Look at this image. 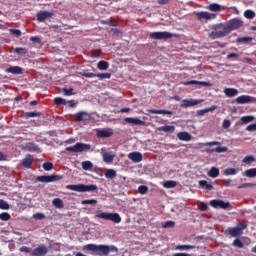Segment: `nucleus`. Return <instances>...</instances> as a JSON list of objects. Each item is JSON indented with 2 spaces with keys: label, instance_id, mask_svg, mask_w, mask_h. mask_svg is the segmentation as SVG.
Here are the masks:
<instances>
[{
  "label": "nucleus",
  "instance_id": "60",
  "mask_svg": "<svg viewBox=\"0 0 256 256\" xmlns=\"http://www.w3.org/2000/svg\"><path fill=\"white\" fill-rule=\"evenodd\" d=\"M10 34H12V35H14V36L19 38V37H21L22 32L20 30H18V29H10Z\"/></svg>",
  "mask_w": 256,
  "mask_h": 256
},
{
  "label": "nucleus",
  "instance_id": "28",
  "mask_svg": "<svg viewBox=\"0 0 256 256\" xmlns=\"http://www.w3.org/2000/svg\"><path fill=\"white\" fill-rule=\"evenodd\" d=\"M224 93L226 97H236L238 95L239 91L236 88H225Z\"/></svg>",
  "mask_w": 256,
  "mask_h": 256
},
{
  "label": "nucleus",
  "instance_id": "6",
  "mask_svg": "<svg viewBox=\"0 0 256 256\" xmlns=\"http://www.w3.org/2000/svg\"><path fill=\"white\" fill-rule=\"evenodd\" d=\"M209 205L214 209L233 210V206L230 202H225L220 199L210 200Z\"/></svg>",
  "mask_w": 256,
  "mask_h": 256
},
{
  "label": "nucleus",
  "instance_id": "40",
  "mask_svg": "<svg viewBox=\"0 0 256 256\" xmlns=\"http://www.w3.org/2000/svg\"><path fill=\"white\" fill-rule=\"evenodd\" d=\"M217 106H212L210 108H205L197 111V115H206V113H210V111H215Z\"/></svg>",
  "mask_w": 256,
  "mask_h": 256
},
{
  "label": "nucleus",
  "instance_id": "54",
  "mask_svg": "<svg viewBox=\"0 0 256 256\" xmlns=\"http://www.w3.org/2000/svg\"><path fill=\"white\" fill-rule=\"evenodd\" d=\"M98 201L96 199L82 200L81 205H96Z\"/></svg>",
  "mask_w": 256,
  "mask_h": 256
},
{
  "label": "nucleus",
  "instance_id": "58",
  "mask_svg": "<svg viewBox=\"0 0 256 256\" xmlns=\"http://www.w3.org/2000/svg\"><path fill=\"white\" fill-rule=\"evenodd\" d=\"M79 74L86 78L96 77V73H92V72H79Z\"/></svg>",
  "mask_w": 256,
  "mask_h": 256
},
{
  "label": "nucleus",
  "instance_id": "52",
  "mask_svg": "<svg viewBox=\"0 0 256 256\" xmlns=\"http://www.w3.org/2000/svg\"><path fill=\"white\" fill-rule=\"evenodd\" d=\"M10 205L7 201L0 199V210H9Z\"/></svg>",
  "mask_w": 256,
  "mask_h": 256
},
{
  "label": "nucleus",
  "instance_id": "10",
  "mask_svg": "<svg viewBox=\"0 0 256 256\" xmlns=\"http://www.w3.org/2000/svg\"><path fill=\"white\" fill-rule=\"evenodd\" d=\"M230 33L233 30H237L243 26V21L239 18H234L227 23Z\"/></svg>",
  "mask_w": 256,
  "mask_h": 256
},
{
  "label": "nucleus",
  "instance_id": "34",
  "mask_svg": "<svg viewBox=\"0 0 256 256\" xmlns=\"http://www.w3.org/2000/svg\"><path fill=\"white\" fill-rule=\"evenodd\" d=\"M117 177V172L113 169H108L105 173V178L106 179H115Z\"/></svg>",
  "mask_w": 256,
  "mask_h": 256
},
{
  "label": "nucleus",
  "instance_id": "33",
  "mask_svg": "<svg viewBox=\"0 0 256 256\" xmlns=\"http://www.w3.org/2000/svg\"><path fill=\"white\" fill-rule=\"evenodd\" d=\"M239 170L236 168H226L224 170L225 176H236L238 174Z\"/></svg>",
  "mask_w": 256,
  "mask_h": 256
},
{
  "label": "nucleus",
  "instance_id": "7",
  "mask_svg": "<svg viewBox=\"0 0 256 256\" xmlns=\"http://www.w3.org/2000/svg\"><path fill=\"white\" fill-rule=\"evenodd\" d=\"M91 145L90 144H84L81 142H77L73 146H68L65 148L66 151L69 153H83V151H90Z\"/></svg>",
  "mask_w": 256,
  "mask_h": 256
},
{
  "label": "nucleus",
  "instance_id": "55",
  "mask_svg": "<svg viewBox=\"0 0 256 256\" xmlns=\"http://www.w3.org/2000/svg\"><path fill=\"white\" fill-rule=\"evenodd\" d=\"M256 187L255 183H243L238 185V189H246V188H253Z\"/></svg>",
  "mask_w": 256,
  "mask_h": 256
},
{
  "label": "nucleus",
  "instance_id": "1",
  "mask_svg": "<svg viewBox=\"0 0 256 256\" xmlns=\"http://www.w3.org/2000/svg\"><path fill=\"white\" fill-rule=\"evenodd\" d=\"M83 251L92 252V256H108L110 253H118L119 249L115 245H97V244H86L82 247Z\"/></svg>",
  "mask_w": 256,
  "mask_h": 256
},
{
  "label": "nucleus",
  "instance_id": "49",
  "mask_svg": "<svg viewBox=\"0 0 256 256\" xmlns=\"http://www.w3.org/2000/svg\"><path fill=\"white\" fill-rule=\"evenodd\" d=\"M208 9L213 12L221 11V6L217 3H212L208 6Z\"/></svg>",
  "mask_w": 256,
  "mask_h": 256
},
{
  "label": "nucleus",
  "instance_id": "41",
  "mask_svg": "<svg viewBox=\"0 0 256 256\" xmlns=\"http://www.w3.org/2000/svg\"><path fill=\"white\" fill-rule=\"evenodd\" d=\"M97 68L100 70H107L109 68V63L107 61H99L97 63Z\"/></svg>",
  "mask_w": 256,
  "mask_h": 256
},
{
  "label": "nucleus",
  "instance_id": "64",
  "mask_svg": "<svg viewBox=\"0 0 256 256\" xmlns=\"http://www.w3.org/2000/svg\"><path fill=\"white\" fill-rule=\"evenodd\" d=\"M30 41H32L34 43H41V38L38 36H32V37H30Z\"/></svg>",
  "mask_w": 256,
  "mask_h": 256
},
{
  "label": "nucleus",
  "instance_id": "47",
  "mask_svg": "<svg viewBox=\"0 0 256 256\" xmlns=\"http://www.w3.org/2000/svg\"><path fill=\"white\" fill-rule=\"evenodd\" d=\"M53 167H54V165L51 162H45L42 165L43 170L46 171V172L52 171Z\"/></svg>",
  "mask_w": 256,
  "mask_h": 256
},
{
  "label": "nucleus",
  "instance_id": "24",
  "mask_svg": "<svg viewBox=\"0 0 256 256\" xmlns=\"http://www.w3.org/2000/svg\"><path fill=\"white\" fill-rule=\"evenodd\" d=\"M206 151H207V153H218V154L227 153L228 147L219 146V147L212 148V149H206Z\"/></svg>",
  "mask_w": 256,
  "mask_h": 256
},
{
  "label": "nucleus",
  "instance_id": "16",
  "mask_svg": "<svg viewBox=\"0 0 256 256\" xmlns=\"http://www.w3.org/2000/svg\"><path fill=\"white\" fill-rule=\"evenodd\" d=\"M54 14L48 11H40L36 14V18L39 22H44L45 20L51 18Z\"/></svg>",
  "mask_w": 256,
  "mask_h": 256
},
{
  "label": "nucleus",
  "instance_id": "8",
  "mask_svg": "<svg viewBox=\"0 0 256 256\" xmlns=\"http://www.w3.org/2000/svg\"><path fill=\"white\" fill-rule=\"evenodd\" d=\"M149 37L155 40H163L172 38L173 34L170 32H153L150 33Z\"/></svg>",
  "mask_w": 256,
  "mask_h": 256
},
{
  "label": "nucleus",
  "instance_id": "39",
  "mask_svg": "<svg viewBox=\"0 0 256 256\" xmlns=\"http://www.w3.org/2000/svg\"><path fill=\"white\" fill-rule=\"evenodd\" d=\"M195 248H196L195 245H177L176 246V250H180V251L193 250Z\"/></svg>",
  "mask_w": 256,
  "mask_h": 256
},
{
  "label": "nucleus",
  "instance_id": "20",
  "mask_svg": "<svg viewBox=\"0 0 256 256\" xmlns=\"http://www.w3.org/2000/svg\"><path fill=\"white\" fill-rule=\"evenodd\" d=\"M184 85H201V87H212V83L210 82L197 81V80L184 82Z\"/></svg>",
  "mask_w": 256,
  "mask_h": 256
},
{
  "label": "nucleus",
  "instance_id": "37",
  "mask_svg": "<svg viewBox=\"0 0 256 256\" xmlns=\"http://www.w3.org/2000/svg\"><path fill=\"white\" fill-rule=\"evenodd\" d=\"M235 228L238 229L239 232H241V234L243 235V231L248 228V224L246 221H241L237 224Z\"/></svg>",
  "mask_w": 256,
  "mask_h": 256
},
{
  "label": "nucleus",
  "instance_id": "27",
  "mask_svg": "<svg viewBox=\"0 0 256 256\" xmlns=\"http://www.w3.org/2000/svg\"><path fill=\"white\" fill-rule=\"evenodd\" d=\"M102 159H103V162L106 163V164H111L113 163L114 159H115V155H112L108 152H104L102 154Z\"/></svg>",
  "mask_w": 256,
  "mask_h": 256
},
{
  "label": "nucleus",
  "instance_id": "3",
  "mask_svg": "<svg viewBox=\"0 0 256 256\" xmlns=\"http://www.w3.org/2000/svg\"><path fill=\"white\" fill-rule=\"evenodd\" d=\"M66 190L74 191L77 193H87V192H98V186L95 184L85 185V184H77V185H66Z\"/></svg>",
  "mask_w": 256,
  "mask_h": 256
},
{
  "label": "nucleus",
  "instance_id": "59",
  "mask_svg": "<svg viewBox=\"0 0 256 256\" xmlns=\"http://www.w3.org/2000/svg\"><path fill=\"white\" fill-rule=\"evenodd\" d=\"M254 161H255V157L254 156H246L243 159V163H245V164H251Z\"/></svg>",
  "mask_w": 256,
  "mask_h": 256
},
{
  "label": "nucleus",
  "instance_id": "13",
  "mask_svg": "<svg viewBox=\"0 0 256 256\" xmlns=\"http://www.w3.org/2000/svg\"><path fill=\"white\" fill-rule=\"evenodd\" d=\"M128 159L133 163L138 164L143 161V155L140 152H131L128 154Z\"/></svg>",
  "mask_w": 256,
  "mask_h": 256
},
{
  "label": "nucleus",
  "instance_id": "19",
  "mask_svg": "<svg viewBox=\"0 0 256 256\" xmlns=\"http://www.w3.org/2000/svg\"><path fill=\"white\" fill-rule=\"evenodd\" d=\"M34 162V158L32 155H27L25 159L22 160V167L26 169H31Z\"/></svg>",
  "mask_w": 256,
  "mask_h": 256
},
{
  "label": "nucleus",
  "instance_id": "35",
  "mask_svg": "<svg viewBox=\"0 0 256 256\" xmlns=\"http://www.w3.org/2000/svg\"><path fill=\"white\" fill-rule=\"evenodd\" d=\"M163 187L165 189H174L177 187V182L173 181V180H168V181L164 182Z\"/></svg>",
  "mask_w": 256,
  "mask_h": 256
},
{
  "label": "nucleus",
  "instance_id": "53",
  "mask_svg": "<svg viewBox=\"0 0 256 256\" xmlns=\"http://www.w3.org/2000/svg\"><path fill=\"white\" fill-rule=\"evenodd\" d=\"M54 105H67V100L60 97H56L54 98Z\"/></svg>",
  "mask_w": 256,
  "mask_h": 256
},
{
  "label": "nucleus",
  "instance_id": "36",
  "mask_svg": "<svg viewBox=\"0 0 256 256\" xmlns=\"http://www.w3.org/2000/svg\"><path fill=\"white\" fill-rule=\"evenodd\" d=\"M81 166L84 171H90L93 169V163L91 161H83Z\"/></svg>",
  "mask_w": 256,
  "mask_h": 256
},
{
  "label": "nucleus",
  "instance_id": "62",
  "mask_svg": "<svg viewBox=\"0 0 256 256\" xmlns=\"http://www.w3.org/2000/svg\"><path fill=\"white\" fill-rule=\"evenodd\" d=\"M100 55H101V50H93V51L91 52V57H92V58H99Z\"/></svg>",
  "mask_w": 256,
  "mask_h": 256
},
{
  "label": "nucleus",
  "instance_id": "14",
  "mask_svg": "<svg viewBox=\"0 0 256 256\" xmlns=\"http://www.w3.org/2000/svg\"><path fill=\"white\" fill-rule=\"evenodd\" d=\"M113 135V130L112 129H102V130H97L96 131V136L99 139H107L109 137H112Z\"/></svg>",
  "mask_w": 256,
  "mask_h": 256
},
{
  "label": "nucleus",
  "instance_id": "43",
  "mask_svg": "<svg viewBox=\"0 0 256 256\" xmlns=\"http://www.w3.org/2000/svg\"><path fill=\"white\" fill-rule=\"evenodd\" d=\"M14 53L23 56L26 55L28 53V49L24 48V47H17L16 49H14Z\"/></svg>",
  "mask_w": 256,
  "mask_h": 256
},
{
  "label": "nucleus",
  "instance_id": "26",
  "mask_svg": "<svg viewBox=\"0 0 256 256\" xmlns=\"http://www.w3.org/2000/svg\"><path fill=\"white\" fill-rule=\"evenodd\" d=\"M26 150L34 153H41L39 146L34 142H28V144H26Z\"/></svg>",
  "mask_w": 256,
  "mask_h": 256
},
{
  "label": "nucleus",
  "instance_id": "56",
  "mask_svg": "<svg viewBox=\"0 0 256 256\" xmlns=\"http://www.w3.org/2000/svg\"><path fill=\"white\" fill-rule=\"evenodd\" d=\"M112 76L111 73H99V74H96L95 77H98L100 80L102 79H110Z\"/></svg>",
  "mask_w": 256,
  "mask_h": 256
},
{
  "label": "nucleus",
  "instance_id": "61",
  "mask_svg": "<svg viewBox=\"0 0 256 256\" xmlns=\"http://www.w3.org/2000/svg\"><path fill=\"white\" fill-rule=\"evenodd\" d=\"M33 218H34L35 220L41 221V220H44V219H45V215H44L43 213H35L34 216H33Z\"/></svg>",
  "mask_w": 256,
  "mask_h": 256
},
{
  "label": "nucleus",
  "instance_id": "23",
  "mask_svg": "<svg viewBox=\"0 0 256 256\" xmlns=\"http://www.w3.org/2000/svg\"><path fill=\"white\" fill-rule=\"evenodd\" d=\"M147 113H150L151 115H173V112L169 110L149 109L147 110Z\"/></svg>",
  "mask_w": 256,
  "mask_h": 256
},
{
  "label": "nucleus",
  "instance_id": "29",
  "mask_svg": "<svg viewBox=\"0 0 256 256\" xmlns=\"http://www.w3.org/2000/svg\"><path fill=\"white\" fill-rule=\"evenodd\" d=\"M199 187L201 189H204V190H207V191H212L213 188H214L213 185L209 184L208 181H206V180L199 181Z\"/></svg>",
  "mask_w": 256,
  "mask_h": 256
},
{
  "label": "nucleus",
  "instance_id": "63",
  "mask_svg": "<svg viewBox=\"0 0 256 256\" xmlns=\"http://www.w3.org/2000/svg\"><path fill=\"white\" fill-rule=\"evenodd\" d=\"M246 131H250V132L256 131V123L248 125L246 127Z\"/></svg>",
  "mask_w": 256,
  "mask_h": 256
},
{
  "label": "nucleus",
  "instance_id": "57",
  "mask_svg": "<svg viewBox=\"0 0 256 256\" xmlns=\"http://www.w3.org/2000/svg\"><path fill=\"white\" fill-rule=\"evenodd\" d=\"M253 40V38L252 37H239V38H237V42L238 43H248V42H250V41H252Z\"/></svg>",
  "mask_w": 256,
  "mask_h": 256
},
{
  "label": "nucleus",
  "instance_id": "22",
  "mask_svg": "<svg viewBox=\"0 0 256 256\" xmlns=\"http://www.w3.org/2000/svg\"><path fill=\"white\" fill-rule=\"evenodd\" d=\"M125 123H129L130 125H145V122L143 120H140L139 118H131L127 117L124 118Z\"/></svg>",
  "mask_w": 256,
  "mask_h": 256
},
{
  "label": "nucleus",
  "instance_id": "45",
  "mask_svg": "<svg viewBox=\"0 0 256 256\" xmlns=\"http://www.w3.org/2000/svg\"><path fill=\"white\" fill-rule=\"evenodd\" d=\"M232 245H233L234 247H236V248H239V249L244 248V243H243L242 240L239 239V238L234 239Z\"/></svg>",
  "mask_w": 256,
  "mask_h": 256
},
{
  "label": "nucleus",
  "instance_id": "46",
  "mask_svg": "<svg viewBox=\"0 0 256 256\" xmlns=\"http://www.w3.org/2000/svg\"><path fill=\"white\" fill-rule=\"evenodd\" d=\"M148 192H149L148 186H146V185H140V186L138 187V193H139L140 195H146Z\"/></svg>",
  "mask_w": 256,
  "mask_h": 256
},
{
  "label": "nucleus",
  "instance_id": "50",
  "mask_svg": "<svg viewBox=\"0 0 256 256\" xmlns=\"http://www.w3.org/2000/svg\"><path fill=\"white\" fill-rule=\"evenodd\" d=\"M244 17L247 18V19H253L256 17V13L252 10H246L244 12Z\"/></svg>",
  "mask_w": 256,
  "mask_h": 256
},
{
  "label": "nucleus",
  "instance_id": "15",
  "mask_svg": "<svg viewBox=\"0 0 256 256\" xmlns=\"http://www.w3.org/2000/svg\"><path fill=\"white\" fill-rule=\"evenodd\" d=\"M225 235H226V236H231V237H233V238L242 236V234H241V232H240V229H238V228H236V227H228V228L225 230Z\"/></svg>",
  "mask_w": 256,
  "mask_h": 256
},
{
  "label": "nucleus",
  "instance_id": "11",
  "mask_svg": "<svg viewBox=\"0 0 256 256\" xmlns=\"http://www.w3.org/2000/svg\"><path fill=\"white\" fill-rule=\"evenodd\" d=\"M200 103H204V100H196V99H185L181 102V107H195V105H200Z\"/></svg>",
  "mask_w": 256,
  "mask_h": 256
},
{
  "label": "nucleus",
  "instance_id": "42",
  "mask_svg": "<svg viewBox=\"0 0 256 256\" xmlns=\"http://www.w3.org/2000/svg\"><path fill=\"white\" fill-rule=\"evenodd\" d=\"M41 113L40 112H26L24 113V118L25 119H31L32 117H41Z\"/></svg>",
  "mask_w": 256,
  "mask_h": 256
},
{
  "label": "nucleus",
  "instance_id": "25",
  "mask_svg": "<svg viewBox=\"0 0 256 256\" xmlns=\"http://www.w3.org/2000/svg\"><path fill=\"white\" fill-rule=\"evenodd\" d=\"M177 139H179V141H191L192 135L189 132H179Z\"/></svg>",
  "mask_w": 256,
  "mask_h": 256
},
{
  "label": "nucleus",
  "instance_id": "21",
  "mask_svg": "<svg viewBox=\"0 0 256 256\" xmlns=\"http://www.w3.org/2000/svg\"><path fill=\"white\" fill-rule=\"evenodd\" d=\"M6 73L20 75V74H23V68L20 66H10L6 68Z\"/></svg>",
  "mask_w": 256,
  "mask_h": 256
},
{
  "label": "nucleus",
  "instance_id": "51",
  "mask_svg": "<svg viewBox=\"0 0 256 256\" xmlns=\"http://www.w3.org/2000/svg\"><path fill=\"white\" fill-rule=\"evenodd\" d=\"M11 219V215L8 212L0 213V220L8 222Z\"/></svg>",
  "mask_w": 256,
  "mask_h": 256
},
{
  "label": "nucleus",
  "instance_id": "12",
  "mask_svg": "<svg viewBox=\"0 0 256 256\" xmlns=\"http://www.w3.org/2000/svg\"><path fill=\"white\" fill-rule=\"evenodd\" d=\"M48 252H49L48 247L45 245H42V246H38V247L34 248V250H32V256H45V255H47Z\"/></svg>",
  "mask_w": 256,
  "mask_h": 256
},
{
  "label": "nucleus",
  "instance_id": "2",
  "mask_svg": "<svg viewBox=\"0 0 256 256\" xmlns=\"http://www.w3.org/2000/svg\"><path fill=\"white\" fill-rule=\"evenodd\" d=\"M214 31L209 33V38L211 39H218V38H223L229 35L230 29L228 27V24L220 23L214 26Z\"/></svg>",
  "mask_w": 256,
  "mask_h": 256
},
{
  "label": "nucleus",
  "instance_id": "4",
  "mask_svg": "<svg viewBox=\"0 0 256 256\" xmlns=\"http://www.w3.org/2000/svg\"><path fill=\"white\" fill-rule=\"evenodd\" d=\"M95 217L105 221H111L114 224H120L122 222V218L118 213H107L102 210L96 211Z\"/></svg>",
  "mask_w": 256,
  "mask_h": 256
},
{
  "label": "nucleus",
  "instance_id": "38",
  "mask_svg": "<svg viewBox=\"0 0 256 256\" xmlns=\"http://www.w3.org/2000/svg\"><path fill=\"white\" fill-rule=\"evenodd\" d=\"M247 178H256V168L248 169L244 172Z\"/></svg>",
  "mask_w": 256,
  "mask_h": 256
},
{
  "label": "nucleus",
  "instance_id": "48",
  "mask_svg": "<svg viewBox=\"0 0 256 256\" xmlns=\"http://www.w3.org/2000/svg\"><path fill=\"white\" fill-rule=\"evenodd\" d=\"M62 93L65 97H71V95H75L73 88H69V89L63 88Z\"/></svg>",
  "mask_w": 256,
  "mask_h": 256
},
{
  "label": "nucleus",
  "instance_id": "30",
  "mask_svg": "<svg viewBox=\"0 0 256 256\" xmlns=\"http://www.w3.org/2000/svg\"><path fill=\"white\" fill-rule=\"evenodd\" d=\"M208 176L212 179H216L220 176V170L217 167H212L208 172Z\"/></svg>",
  "mask_w": 256,
  "mask_h": 256
},
{
  "label": "nucleus",
  "instance_id": "18",
  "mask_svg": "<svg viewBox=\"0 0 256 256\" xmlns=\"http://www.w3.org/2000/svg\"><path fill=\"white\" fill-rule=\"evenodd\" d=\"M90 119H91V116L87 112H78L75 115V121H77L78 123H80L81 121H90Z\"/></svg>",
  "mask_w": 256,
  "mask_h": 256
},
{
  "label": "nucleus",
  "instance_id": "31",
  "mask_svg": "<svg viewBox=\"0 0 256 256\" xmlns=\"http://www.w3.org/2000/svg\"><path fill=\"white\" fill-rule=\"evenodd\" d=\"M52 205L56 208V209H63L64 208V203L63 200L61 198H54L52 200Z\"/></svg>",
  "mask_w": 256,
  "mask_h": 256
},
{
  "label": "nucleus",
  "instance_id": "44",
  "mask_svg": "<svg viewBox=\"0 0 256 256\" xmlns=\"http://www.w3.org/2000/svg\"><path fill=\"white\" fill-rule=\"evenodd\" d=\"M240 121L243 125H247L248 123H251L252 121H254V117L253 116H242Z\"/></svg>",
  "mask_w": 256,
  "mask_h": 256
},
{
  "label": "nucleus",
  "instance_id": "9",
  "mask_svg": "<svg viewBox=\"0 0 256 256\" xmlns=\"http://www.w3.org/2000/svg\"><path fill=\"white\" fill-rule=\"evenodd\" d=\"M238 105H246L248 103H256V98L249 95H241L236 98Z\"/></svg>",
  "mask_w": 256,
  "mask_h": 256
},
{
  "label": "nucleus",
  "instance_id": "5",
  "mask_svg": "<svg viewBox=\"0 0 256 256\" xmlns=\"http://www.w3.org/2000/svg\"><path fill=\"white\" fill-rule=\"evenodd\" d=\"M63 179V176L61 175H41V176H37L35 178V183H53V182H58L61 181Z\"/></svg>",
  "mask_w": 256,
  "mask_h": 256
},
{
  "label": "nucleus",
  "instance_id": "32",
  "mask_svg": "<svg viewBox=\"0 0 256 256\" xmlns=\"http://www.w3.org/2000/svg\"><path fill=\"white\" fill-rule=\"evenodd\" d=\"M158 131H163L164 133H174L175 126H160L157 128Z\"/></svg>",
  "mask_w": 256,
  "mask_h": 256
},
{
  "label": "nucleus",
  "instance_id": "17",
  "mask_svg": "<svg viewBox=\"0 0 256 256\" xmlns=\"http://www.w3.org/2000/svg\"><path fill=\"white\" fill-rule=\"evenodd\" d=\"M196 15L199 20H202V19L213 20V19H216L217 17L216 14L209 13V12H198Z\"/></svg>",
  "mask_w": 256,
  "mask_h": 256
}]
</instances>
